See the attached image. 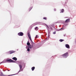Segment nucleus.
Here are the masks:
<instances>
[{
    "label": "nucleus",
    "instance_id": "8",
    "mask_svg": "<svg viewBox=\"0 0 76 76\" xmlns=\"http://www.w3.org/2000/svg\"><path fill=\"white\" fill-rule=\"evenodd\" d=\"M18 35L19 36H23V33L22 32H20L18 34Z\"/></svg>",
    "mask_w": 76,
    "mask_h": 76
},
{
    "label": "nucleus",
    "instance_id": "27",
    "mask_svg": "<svg viewBox=\"0 0 76 76\" xmlns=\"http://www.w3.org/2000/svg\"><path fill=\"white\" fill-rule=\"evenodd\" d=\"M56 31H55L53 32V34H56Z\"/></svg>",
    "mask_w": 76,
    "mask_h": 76
},
{
    "label": "nucleus",
    "instance_id": "25",
    "mask_svg": "<svg viewBox=\"0 0 76 76\" xmlns=\"http://www.w3.org/2000/svg\"><path fill=\"white\" fill-rule=\"evenodd\" d=\"M47 17H45L43 18V19H45V20H47Z\"/></svg>",
    "mask_w": 76,
    "mask_h": 76
},
{
    "label": "nucleus",
    "instance_id": "7",
    "mask_svg": "<svg viewBox=\"0 0 76 76\" xmlns=\"http://www.w3.org/2000/svg\"><path fill=\"white\" fill-rule=\"evenodd\" d=\"M64 26L61 28L59 29H56V31H63L64 29Z\"/></svg>",
    "mask_w": 76,
    "mask_h": 76
},
{
    "label": "nucleus",
    "instance_id": "5",
    "mask_svg": "<svg viewBox=\"0 0 76 76\" xmlns=\"http://www.w3.org/2000/svg\"><path fill=\"white\" fill-rule=\"evenodd\" d=\"M9 59H7L6 60H4L2 62H1L0 63V64L2 63H7V62H9V61H8Z\"/></svg>",
    "mask_w": 76,
    "mask_h": 76
},
{
    "label": "nucleus",
    "instance_id": "4",
    "mask_svg": "<svg viewBox=\"0 0 76 76\" xmlns=\"http://www.w3.org/2000/svg\"><path fill=\"white\" fill-rule=\"evenodd\" d=\"M15 51L13 50H11L8 52H6V54H12V53H15Z\"/></svg>",
    "mask_w": 76,
    "mask_h": 76
},
{
    "label": "nucleus",
    "instance_id": "15",
    "mask_svg": "<svg viewBox=\"0 0 76 76\" xmlns=\"http://www.w3.org/2000/svg\"><path fill=\"white\" fill-rule=\"evenodd\" d=\"M12 60H14L15 61H17V60H18V59L16 57H14L13 58H12Z\"/></svg>",
    "mask_w": 76,
    "mask_h": 76
},
{
    "label": "nucleus",
    "instance_id": "18",
    "mask_svg": "<svg viewBox=\"0 0 76 76\" xmlns=\"http://www.w3.org/2000/svg\"><path fill=\"white\" fill-rule=\"evenodd\" d=\"M27 45L28 46V47H31V45H30V43L27 42Z\"/></svg>",
    "mask_w": 76,
    "mask_h": 76
},
{
    "label": "nucleus",
    "instance_id": "34",
    "mask_svg": "<svg viewBox=\"0 0 76 76\" xmlns=\"http://www.w3.org/2000/svg\"><path fill=\"white\" fill-rule=\"evenodd\" d=\"M18 50H17V51H18Z\"/></svg>",
    "mask_w": 76,
    "mask_h": 76
},
{
    "label": "nucleus",
    "instance_id": "1",
    "mask_svg": "<svg viewBox=\"0 0 76 76\" xmlns=\"http://www.w3.org/2000/svg\"><path fill=\"white\" fill-rule=\"evenodd\" d=\"M45 25L46 26V28L48 31V38H47L46 39V40H48V39H49V37H50V32H51V30L52 31H53V28L51 27L50 26H48L46 24H45Z\"/></svg>",
    "mask_w": 76,
    "mask_h": 76
},
{
    "label": "nucleus",
    "instance_id": "26",
    "mask_svg": "<svg viewBox=\"0 0 76 76\" xmlns=\"http://www.w3.org/2000/svg\"><path fill=\"white\" fill-rule=\"evenodd\" d=\"M39 37L38 36V35H36V36L35 37V38H38Z\"/></svg>",
    "mask_w": 76,
    "mask_h": 76
},
{
    "label": "nucleus",
    "instance_id": "3",
    "mask_svg": "<svg viewBox=\"0 0 76 76\" xmlns=\"http://www.w3.org/2000/svg\"><path fill=\"white\" fill-rule=\"evenodd\" d=\"M62 56L64 58H66L69 56V53L68 52H66L62 55Z\"/></svg>",
    "mask_w": 76,
    "mask_h": 76
},
{
    "label": "nucleus",
    "instance_id": "17",
    "mask_svg": "<svg viewBox=\"0 0 76 76\" xmlns=\"http://www.w3.org/2000/svg\"><path fill=\"white\" fill-rule=\"evenodd\" d=\"M64 12V9H62L61 10L60 13H63V12Z\"/></svg>",
    "mask_w": 76,
    "mask_h": 76
},
{
    "label": "nucleus",
    "instance_id": "33",
    "mask_svg": "<svg viewBox=\"0 0 76 76\" xmlns=\"http://www.w3.org/2000/svg\"><path fill=\"white\" fill-rule=\"evenodd\" d=\"M29 42V41H28V42Z\"/></svg>",
    "mask_w": 76,
    "mask_h": 76
},
{
    "label": "nucleus",
    "instance_id": "12",
    "mask_svg": "<svg viewBox=\"0 0 76 76\" xmlns=\"http://www.w3.org/2000/svg\"><path fill=\"white\" fill-rule=\"evenodd\" d=\"M23 69H20V70L18 72V73L17 74H15L14 75H18V74L19 72H23Z\"/></svg>",
    "mask_w": 76,
    "mask_h": 76
},
{
    "label": "nucleus",
    "instance_id": "28",
    "mask_svg": "<svg viewBox=\"0 0 76 76\" xmlns=\"http://www.w3.org/2000/svg\"><path fill=\"white\" fill-rule=\"evenodd\" d=\"M54 11H55V12H56V8H54Z\"/></svg>",
    "mask_w": 76,
    "mask_h": 76
},
{
    "label": "nucleus",
    "instance_id": "32",
    "mask_svg": "<svg viewBox=\"0 0 76 76\" xmlns=\"http://www.w3.org/2000/svg\"><path fill=\"white\" fill-rule=\"evenodd\" d=\"M15 63H17V61H15Z\"/></svg>",
    "mask_w": 76,
    "mask_h": 76
},
{
    "label": "nucleus",
    "instance_id": "19",
    "mask_svg": "<svg viewBox=\"0 0 76 76\" xmlns=\"http://www.w3.org/2000/svg\"><path fill=\"white\" fill-rule=\"evenodd\" d=\"M19 66L20 67V69H21L22 68V65L20 64H19Z\"/></svg>",
    "mask_w": 76,
    "mask_h": 76
},
{
    "label": "nucleus",
    "instance_id": "35",
    "mask_svg": "<svg viewBox=\"0 0 76 76\" xmlns=\"http://www.w3.org/2000/svg\"><path fill=\"white\" fill-rule=\"evenodd\" d=\"M10 70H8V71H10Z\"/></svg>",
    "mask_w": 76,
    "mask_h": 76
},
{
    "label": "nucleus",
    "instance_id": "20",
    "mask_svg": "<svg viewBox=\"0 0 76 76\" xmlns=\"http://www.w3.org/2000/svg\"><path fill=\"white\" fill-rule=\"evenodd\" d=\"M34 69H35L34 66H33L31 68V70L32 71H34Z\"/></svg>",
    "mask_w": 76,
    "mask_h": 76
},
{
    "label": "nucleus",
    "instance_id": "6",
    "mask_svg": "<svg viewBox=\"0 0 76 76\" xmlns=\"http://www.w3.org/2000/svg\"><path fill=\"white\" fill-rule=\"evenodd\" d=\"M8 61H9V62L8 63H15L16 61H13V60H12L11 59H9V60H8Z\"/></svg>",
    "mask_w": 76,
    "mask_h": 76
},
{
    "label": "nucleus",
    "instance_id": "31",
    "mask_svg": "<svg viewBox=\"0 0 76 76\" xmlns=\"http://www.w3.org/2000/svg\"><path fill=\"white\" fill-rule=\"evenodd\" d=\"M27 47H27V46H26V49H27Z\"/></svg>",
    "mask_w": 76,
    "mask_h": 76
},
{
    "label": "nucleus",
    "instance_id": "11",
    "mask_svg": "<svg viewBox=\"0 0 76 76\" xmlns=\"http://www.w3.org/2000/svg\"><path fill=\"white\" fill-rule=\"evenodd\" d=\"M65 47L68 49H70V46L68 44H66L65 45Z\"/></svg>",
    "mask_w": 76,
    "mask_h": 76
},
{
    "label": "nucleus",
    "instance_id": "16",
    "mask_svg": "<svg viewBox=\"0 0 76 76\" xmlns=\"http://www.w3.org/2000/svg\"><path fill=\"white\" fill-rule=\"evenodd\" d=\"M28 35L29 39H31V34H29V33H28Z\"/></svg>",
    "mask_w": 76,
    "mask_h": 76
},
{
    "label": "nucleus",
    "instance_id": "9",
    "mask_svg": "<svg viewBox=\"0 0 76 76\" xmlns=\"http://www.w3.org/2000/svg\"><path fill=\"white\" fill-rule=\"evenodd\" d=\"M70 18L67 19L66 20L65 22V23H69V22H70Z\"/></svg>",
    "mask_w": 76,
    "mask_h": 76
},
{
    "label": "nucleus",
    "instance_id": "30",
    "mask_svg": "<svg viewBox=\"0 0 76 76\" xmlns=\"http://www.w3.org/2000/svg\"><path fill=\"white\" fill-rule=\"evenodd\" d=\"M59 23V22H58L56 23Z\"/></svg>",
    "mask_w": 76,
    "mask_h": 76
},
{
    "label": "nucleus",
    "instance_id": "10",
    "mask_svg": "<svg viewBox=\"0 0 76 76\" xmlns=\"http://www.w3.org/2000/svg\"><path fill=\"white\" fill-rule=\"evenodd\" d=\"M31 50H35L36 49V48H35V46H33V45H32L31 47Z\"/></svg>",
    "mask_w": 76,
    "mask_h": 76
},
{
    "label": "nucleus",
    "instance_id": "2",
    "mask_svg": "<svg viewBox=\"0 0 76 76\" xmlns=\"http://www.w3.org/2000/svg\"><path fill=\"white\" fill-rule=\"evenodd\" d=\"M37 25H44V24L43 23L41 22H37L35 23H34L32 25V26H35Z\"/></svg>",
    "mask_w": 76,
    "mask_h": 76
},
{
    "label": "nucleus",
    "instance_id": "23",
    "mask_svg": "<svg viewBox=\"0 0 76 76\" xmlns=\"http://www.w3.org/2000/svg\"><path fill=\"white\" fill-rule=\"evenodd\" d=\"M32 8H33V7H30L29 8V12H30V11H31V10L32 9Z\"/></svg>",
    "mask_w": 76,
    "mask_h": 76
},
{
    "label": "nucleus",
    "instance_id": "14",
    "mask_svg": "<svg viewBox=\"0 0 76 76\" xmlns=\"http://www.w3.org/2000/svg\"><path fill=\"white\" fill-rule=\"evenodd\" d=\"M22 66L23 68H25V66H26V63H23L22 64Z\"/></svg>",
    "mask_w": 76,
    "mask_h": 76
},
{
    "label": "nucleus",
    "instance_id": "22",
    "mask_svg": "<svg viewBox=\"0 0 76 76\" xmlns=\"http://www.w3.org/2000/svg\"><path fill=\"white\" fill-rule=\"evenodd\" d=\"M59 41H60V42H63V41H64V40L63 39H60L59 40Z\"/></svg>",
    "mask_w": 76,
    "mask_h": 76
},
{
    "label": "nucleus",
    "instance_id": "13",
    "mask_svg": "<svg viewBox=\"0 0 76 76\" xmlns=\"http://www.w3.org/2000/svg\"><path fill=\"white\" fill-rule=\"evenodd\" d=\"M28 48H27V49L28 51H30V49L32 48L31 47H29V46H28ZM29 48H30V49Z\"/></svg>",
    "mask_w": 76,
    "mask_h": 76
},
{
    "label": "nucleus",
    "instance_id": "21",
    "mask_svg": "<svg viewBox=\"0 0 76 76\" xmlns=\"http://www.w3.org/2000/svg\"><path fill=\"white\" fill-rule=\"evenodd\" d=\"M38 27H36L34 29H35V30H36V31H38Z\"/></svg>",
    "mask_w": 76,
    "mask_h": 76
},
{
    "label": "nucleus",
    "instance_id": "29",
    "mask_svg": "<svg viewBox=\"0 0 76 76\" xmlns=\"http://www.w3.org/2000/svg\"><path fill=\"white\" fill-rule=\"evenodd\" d=\"M66 34H64V37L66 36Z\"/></svg>",
    "mask_w": 76,
    "mask_h": 76
},
{
    "label": "nucleus",
    "instance_id": "24",
    "mask_svg": "<svg viewBox=\"0 0 76 76\" xmlns=\"http://www.w3.org/2000/svg\"><path fill=\"white\" fill-rule=\"evenodd\" d=\"M30 39V41H31V43H33V44H34V43L32 41V39H31H31Z\"/></svg>",
    "mask_w": 76,
    "mask_h": 76
}]
</instances>
